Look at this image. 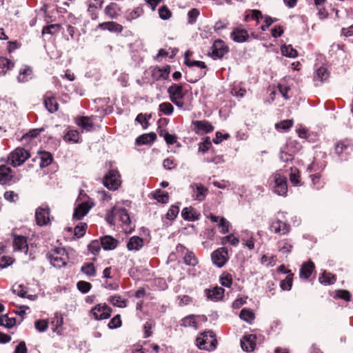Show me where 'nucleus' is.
I'll list each match as a JSON object with an SVG mask.
<instances>
[{
	"label": "nucleus",
	"mask_w": 353,
	"mask_h": 353,
	"mask_svg": "<svg viewBox=\"0 0 353 353\" xmlns=\"http://www.w3.org/2000/svg\"><path fill=\"white\" fill-rule=\"evenodd\" d=\"M157 138L155 132L145 133L137 137L135 144L137 145H152Z\"/></svg>",
	"instance_id": "obj_29"
},
{
	"label": "nucleus",
	"mask_w": 353,
	"mask_h": 353,
	"mask_svg": "<svg viewBox=\"0 0 353 353\" xmlns=\"http://www.w3.org/2000/svg\"><path fill=\"white\" fill-rule=\"evenodd\" d=\"M274 183L273 192L279 196H285L288 193V181L286 176L275 172L273 174Z\"/></svg>",
	"instance_id": "obj_9"
},
{
	"label": "nucleus",
	"mask_w": 353,
	"mask_h": 353,
	"mask_svg": "<svg viewBox=\"0 0 353 353\" xmlns=\"http://www.w3.org/2000/svg\"><path fill=\"white\" fill-rule=\"evenodd\" d=\"M101 245L104 250H113L119 245V240L110 235H104L100 237Z\"/></svg>",
	"instance_id": "obj_24"
},
{
	"label": "nucleus",
	"mask_w": 353,
	"mask_h": 353,
	"mask_svg": "<svg viewBox=\"0 0 353 353\" xmlns=\"http://www.w3.org/2000/svg\"><path fill=\"white\" fill-rule=\"evenodd\" d=\"M32 77V70L30 66H24L19 70L17 79L19 82L25 83Z\"/></svg>",
	"instance_id": "obj_41"
},
{
	"label": "nucleus",
	"mask_w": 353,
	"mask_h": 353,
	"mask_svg": "<svg viewBox=\"0 0 353 353\" xmlns=\"http://www.w3.org/2000/svg\"><path fill=\"white\" fill-rule=\"evenodd\" d=\"M330 78V72L327 69L323 66L320 67L316 72V76L314 77L316 81L321 82H325Z\"/></svg>",
	"instance_id": "obj_46"
},
{
	"label": "nucleus",
	"mask_w": 353,
	"mask_h": 353,
	"mask_svg": "<svg viewBox=\"0 0 353 353\" xmlns=\"http://www.w3.org/2000/svg\"><path fill=\"white\" fill-rule=\"evenodd\" d=\"M182 218L187 221H195L200 219L201 214L194 208L190 206L184 208L181 211Z\"/></svg>",
	"instance_id": "obj_25"
},
{
	"label": "nucleus",
	"mask_w": 353,
	"mask_h": 353,
	"mask_svg": "<svg viewBox=\"0 0 353 353\" xmlns=\"http://www.w3.org/2000/svg\"><path fill=\"white\" fill-rule=\"evenodd\" d=\"M67 251L64 248L57 247L46 254V258L52 266L61 268L67 265Z\"/></svg>",
	"instance_id": "obj_2"
},
{
	"label": "nucleus",
	"mask_w": 353,
	"mask_h": 353,
	"mask_svg": "<svg viewBox=\"0 0 353 353\" xmlns=\"http://www.w3.org/2000/svg\"><path fill=\"white\" fill-rule=\"evenodd\" d=\"M151 118V114L147 115L145 114L139 113L135 121L141 124L143 129H146L148 128L150 123L148 120Z\"/></svg>",
	"instance_id": "obj_64"
},
{
	"label": "nucleus",
	"mask_w": 353,
	"mask_h": 353,
	"mask_svg": "<svg viewBox=\"0 0 353 353\" xmlns=\"http://www.w3.org/2000/svg\"><path fill=\"white\" fill-rule=\"evenodd\" d=\"M330 294L334 299H341L347 302L350 301L352 296L350 291L343 289L336 290Z\"/></svg>",
	"instance_id": "obj_37"
},
{
	"label": "nucleus",
	"mask_w": 353,
	"mask_h": 353,
	"mask_svg": "<svg viewBox=\"0 0 353 353\" xmlns=\"http://www.w3.org/2000/svg\"><path fill=\"white\" fill-rule=\"evenodd\" d=\"M103 0H89L88 1V12L92 20L99 17L98 10L102 8Z\"/></svg>",
	"instance_id": "obj_22"
},
{
	"label": "nucleus",
	"mask_w": 353,
	"mask_h": 353,
	"mask_svg": "<svg viewBox=\"0 0 353 353\" xmlns=\"http://www.w3.org/2000/svg\"><path fill=\"white\" fill-rule=\"evenodd\" d=\"M309 177L312 181V188L316 190H320L324 187L325 183L324 181V179L322 178L321 174H310Z\"/></svg>",
	"instance_id": "obj_39"
},
{
	"label": "nucleus",
	"mask_w": 353,
	"mask_h": 353,
	"mask_svg": "<svg viewBox=\"0 0 353 353\" xmlns=\"http://www.w3.org/2000/svg\"><path fill=\"white\" fill-rule=\"evenodd\" d=\"M183 261L186 265L191 267H195L199 264V259L192 250H187L183 257Z\"/></svg>",
	"instance_id": "obj_38"
},
{
	"label": "nucleus",
	"mask_w": 353,
	"mask_h": 353,
	"mask_svg": "<svg viewBox=\"0 0 353 353\" xmlns=\"http://www.w3.org/2000/svg\"><path fill=\"white\" fill-rule=\"evenodd\" d=\"M270 229L271 232L275 234L285 235L288 234L290 232L291 226L287 222L282 221L280 219H276L270 224Z\"/></svg>",
	"instance_id": "obj_17"
},
{
	"label": "nucleus",
	"mask_w": 353,
	"mask_h": 353,
	"mask_svg": "<svg viewBox=\"0 0 353 353\" xmlns=\"http://www.w3.org/2000/svg\"><path fill=\"white\" fill-rule=\"evenodd\" d=\"M117 216L119 221L122 223V227L126 234H132L135 230V225H132V220L128 211L125 208H117Z\"/></svg>",
	"instance_id": "obj_7"
},
{
	"label": "nucleus",
	"mask_w": 353,
	"mask_h": 353,
	"mask_svg": "<svg viewBox=\"0 0 353 353\" xmlns=\"http://www.w3.org/2000/svg\"><path fill=\"white\" fill-rule=\"evenodd\" d=\"M256 336L255 334H245L241 339V346L245 352H253L256 347Z\"/></svg>",
	"instance_id": "obj_20"
},
{
	"label": "nucleus",
	"mask_w": 353,
	"mask_h": 353,
	"mask_svg": "<svg viewBox=\"0 0 353 353\" xmlns=\"http://www.w3.org/2000/svg\"><path fill=\"white\" fill-rule=\"evenodd\" d=\"M231 39L236 43H244L249 41L250 34L248 30L241 26L235 27L230 33Z\"/></svg>",
	"instance_id": "obj_16"
},
{
	"label": "nucleus",
	"mask_w": 353,
	"mask_h": 353,
	"mask_svg": "<svg viewBox=\"0 0 353 353\" xmlns=\"http://www.w3.org/2000/svg\"><path fill=\"white\" fill-rule=\"evenodd\" d=\"M43 103L46 108L50 113L57 112L59 109V103L54 94L52 91H48L43 96Z\"/></svg>",
	"instance_id": "obj_19"
},
{
	"label": "nucleus",
	"mask_w": 353,
	"mask_h": 353,
	"mask_svg": "<svg viewBox=\"0 0 353 353\" xmlns=\"http://www.w3.org/2000/svg\"><path fill=\"white\" fill-rule=\"evenodd\" d=\"M158 134L160 137H163L168 145H170L176 143L177 147L181 146V143L177 142V136L174 134H170L165 129H161L159 128Z\"/></svg>",
	"instance_id": "obj_33"
},
{
	"label": "nucleus",
	"mask_w": 353,
	"mask_h": 353,
	"mask_svg": "<svg viewBox=\"0 0 353 353\" xmlns=\"http://www.w3.org/2000/svg\"><path fill=\"white\" fill-rule=\"evenodd\" d=\"M279 250L283 253H290L293 248L291 240L285 239L279 242Z\"/></svg>",
	"instance_id": "obj_57"
},
{
	"label": "nucleus",
	"mask_w": 353,
	"mask_h": 353,
	"mask_svg": "<svg viewBox=\"0 0 353 353\" xmlns=\"http://www.w3.org/2000/svg\"><path fill=\"white\" fill-rule=\"evenodd\" d=\"M112 309L105 303H99L90 310V315L96 321L108 319L111 316Z\"/></svg>",
	"instance_id": "obj_6"
},
{
	"label": "nucleus",
	"mask_w": 353,
	"mask_h": 353,
	"mask_svg": "<svg viewBox=\"0 0 353 353\" xmlns=\"http://www.w3.org/2000/svg\"><path fill=\"white\" fill-rule=\"evenodd\" d=\"M144 245L143 239L139 236H133L130 237L127 242V248L130 251H138L141 250Z\"/></svg>",
	"instance_id": "obj_32"
},
{
	"label": "nucleus",
	"mask_w": 353,
	"mask_h": 353,
	"mask_svg": "<svg viewBox=\"0 0 353 353\" xmlns=\"http://www.w3.org/2000/svg\"><path fill=\"white\" fill-rule=\"evenodd\" d=\"M352 152L353 143L350 139H341L334 144V153L341 161H347Z\"/></svg>",
	"instance_id": "obj_3"
},
{
	"label": "nucleus",
	"mask_w": 353,
	"mask_h": 353,
	"mask_svg": "<svg viewBox=\"0 0 353 353\" xmlns=\"http://www.w3.org/2000/svg\"><path fill=\"white\" fill-rule=\"evenodd\" d=\"M16 230L17 228H14L10 233V236L12 238L13 250L24 252L27 254L28 251V236L17 234Z\"/></svg>",
	"instance_id": "obj_8"
},
{
	"label": "nucleus",
	"mask_w": 353,
	"mask_h": 353,
	"mask_svg": "<svg viewBox=\"0 0 353 353\" xmlns=\"http://www.w3.org/2000/svg\"><path fill=\"white\" fill-rule=\"evenodd\" d=\"M95 118L94 116H77L74 118V123L80 127L82 130L86 132H92L95 130L94 124L92 119Z\"/></svg>",
	"instance_id": "obj_14"
},
{
	"label": "nucleus",
	"mask_w": 353,
	"mask_h": 353,
	"mask_svg": "<svg viewBox=\"0 0 353 353\" xmlns=\"http://www.w3.org/2000/svg\"><path fill=\"white\" fill-rule=\"evenodd\" d=\"M38 154L40 158L39 166L41 168H44L50 165L53 160L52 154L48 151L46 150H39L38 152Z\"/></svg>",
	"instance_id": "obj_34"
},
{
	"label": "nucleus",
	"mask_w": 353,
	"mask_h": 353,
	"mask_svg": "<svg viewBox=\"0 0 353 353\" xmlns=\"http://www.w3.org/2000/svg\"><path fill=\"white\" fill-rule=\"evenodd\" d=\"M192 130L198 135H202L212 132L214 126L207 120H192Z\"/></svg>",
	"instance_id": "obj_10"
},
{
	"label": "nucleus",
	"mask_w": 353,
	"mask_h": 353,
	"mask_svg": "<svg viewBox=\"0 0 353 353\" xmlns=\"http://www.w3.org/2000/svg\"><path fill=\"white\" fill-rule=\"evenodd\" d=\"M336 275L328 272L327 271H323L319 277V282L325 285H330L336 281Z\"/></svg>",
	"instance_id": "obj_36"
},
{
	"label": "nucleus",
	"mask_w": 353,
	"mask_h": 353,
	"mask_svg": "<svg viewBox=\"0 0 353 353\" xmlns=\"http://www.w3.org/2000/svg\"><path fill=\"white\" fill-rule=\"evenodd\" d=\"M212 142L210 137H204L203 141L199 143V152L203 154L208 152L212 148Z\"/></svg>",
	"instance_id": "obj_58"
},
{
	"label": "nucleus",
	"mask_w": 353,
	"mask_h": 353,
	"mask_svg": "<svg viewBox=\"0 0 353 353\" xmlns=\"http://www.w3.org/2000/svg\"><path fill=\"white\" fill-rule=\"evenodd\" d=\"M152 197L156 199L159 203L166 204L169 201V194L161 189H157L151 193Z\"/></svg>",
	"instance_id": "obj_42"
},
{
	"label": "nucleus",
	"mask_w": 353,
	"mask_h": 353,
	"mask_svg": "<svg viewBox=\"0 0 353 353\" xmlns=\"http://www.w3.org/2000/svg\"><path fill=\"white\" fill-rule=\"evenodd\" d=\"M14 63L6 57H0V74H5L14 68Z\"/></svg>",
	"instance_id": "obj_44"
},
{
	"label": "nucleus",
	"mask_w": 353,
	"mask_h": 353,
	"mask_svg": "<svg viewBox=\"0 0 353 353\" xmlns=\"http://www.w3.org/2000/svg\"><path fill=\"white\" fill-rule=\"evenodd\" d=\"M225 290L221 287H215L212 290L205 289V293L207 298L213 301H218L223 299Z\"/></svg>",
	"instance_id": "obj_27"
},
{
	"label": "nucleus",
	"mask_w": 353,
	"mask_h": 353,
	"mask_svg": "<svg viewBox=\"0 0 353 353\" xmlns=\"http://www.w3.org/2000/svg\"><path fill=\"white\" fill-rule=\"evenodd\" d=\"M103 184L110 190H118L121 185V174L118 170H109L103 178Z\"/></svg>",
	"instance_id": "obj_4"
},
{
	"label": "nucleus",
	"mask_w": 353,
	"mask_h": 353,
	"mask_svg": "<svg viewBox=\"0 0 353 353\" xmlns=\"http://www.w3.org/2000/svg\"><path fill=\"white\" fill-rule=\"evenodd\" d=\"M13 172L12 170L6 165H0V184L6 185L8 184L10 181L16 183L19 180V178H14L12 174Z\"/></svg>",
	"instance_id": "obj_18"
},
{
	"label": "nucleus",
	"mask_w": 353,
	"mask_h": 353,
	"mask_svg": "<svg viewBox=\"0 0 353 353\" xmlns=\"http://www.w3.org/2000/svg\"><path fill=\"white\" fill-rule=\"evenodd\" d=\"M239 317L244 321L252 323L254 320L255 315L251 309L245 307L241 310Z\"/></svg>",
	"instance_id": "obj_49"
},
{
	"label": "nucleus",
	"mask_w": 353,
	"mask_h": 353,
	"mask_svg": "<svg viewBox=\"0 0 353 353\" xmlns=\"http://www.w3.org/2000/svg\"><path fill=\"white\" fill-rule=\"evenodd\" d=\"M102 287L110 290H118L119 288V281L115 279H106Z\"/></svg>",
	"instance_id": "obj_63"
},
{
	"label": "nucleus",
	"mask_w": 353,
	"mask_h": 353,
	"mask_svg": "<svg viewBox=\"0 0 353 353\" xmlns=\"http://www.w3.org/2000/svg\"><path fill=\"white\" fill-rule=\"evenodd\" d=\"M117 207L114 206L105 214V219L110 226L115 225V217L117 216Z\"/></svg>",
	"instance_id": "obj_60"
},
{
	"label": "nucleus",
	"mask_w": 353,
	"mask_h": 353,
	"mask_svg": "<svg viewBox=\"0 0 353 353\" xmlns=\"http://www.w3.org/2000/svg\"><path fill=\"white\" fill-rule=\"evenodd\" d=\"M51 323L53 326V330L57 332V334H61L62 325L63 324V318L62 316L56 314L52 318Z\"/></svg>",
	"instance_id": "obj_45"
},
{
	"label": "nucleus",
	"mask_w": 353,
	"mask_h": 353,
	"mask_svg": "<svg viewBox=\"0 0 353 353\" xmlns=\"http://www.w3.org/2000/svg\"><path fill=\"white\" fill-rule=\"evenodd\" d=\"M174 112L173 105L169 102L161 103L159 106V116L171 115Z\"/></svg>",
	"instance_id": "obj_52"
},
{
	"label": "nucleus",
	"mask_w": 353,
	"mask_h": 353,
	"mask_svg": "<svg viewBox=\"0 0 353 353\" xmlns=\"http://www.w3.org/2000/svg\"><path fill=\"white\" fill-rule=\"evenodd\" d=\"M63 140L68 143H79L81 141V136L78 130H70L63 137Z\"/></svg>",
	"instance_id": "obj_40"
},
{
	"label": "nucleus",
	"mask_w": 353,
	"mask_h": 353,
	"mask_svg": "<svg viewBox=\"0 0 353 353\" xmlns=\"http://www.w3.org/2000/svg\"><path fill=\"white\" fill-rule=\"evenodd\" d=\"M30 157V154L28 150L18 147L10 153L8 159L10 161V165L16 168L22 165Z\"/></svg>",
	"instance_id": "obj_5"
},
{
	"label": "nucleus",
	"mask_w": 353,
	"mask_h": 353,
	"mask_svg": "<svg viewBox=\"0 0 353 353\" xmlns=\"http://www.w3.org/2000/svg\"><path fill=\"white\" fill-rule=\"evenodd\" d=\"M120 12L121 7L114 2L110 3L104 9L105 14L112 19H117Z\"/></svg>",
	"instance_id": "obj_31"
},
{
	"label": "nucleus",
	"mask_w": 353,
	"mask_h": 353,
	"mask_svg": "<svg viewBox=\"0 0 353 353\" xmlns=\"http://www.w3.org/2000/svg\"><path fill=\"white\" fill-rule=\"evenodd\" d=\"M171 101L178 108H183L188 90H168Z\"/></svg>",
	"instance_id": "obj_15"
},
{
	"label": "nucleus",
	"mask_w": 353,
	"mask_h": 353,
	"mask_svg": "<svg viewBox=\"0 0 353 353\" xmlns=\"http://www.w3.org/2000/svg\"><path fill=\"white\" fill-rule=\"evenodd\" d=\"M294 125V120L292 119H285L278 122L275 124V128L278 131L283 130L288 131Z\"/></svg>",
	"instance_id": "obj_54"
},
{
	"label": "nucleus",
	"mask_w": 353,
	"mask_h": 353,
	"mask_svg": "<svg viewBox=\"0 0 353 353\" xmlns=\"http://www.w3.org/2000/svg\"><path fill=\"white\" fill-rule=\"evenodd\" d=\"M282 55L290 58H295L298 56V52L292 45H283L281 48Z\"/></svg>",
	"instance_id": "obj_51"
},
{
	"label": "nucleus",
	"mask_w": 353,
	"mask_h": 353,
	"mask_svg": "<svg viewBox=\"0 0 353 353\" xmlns=\"http://www.w3.org/2000/svg\"><path fill=\"white\" fill-rule=\"evenodd\" d=\"M191 187L194 190L195 199L199 201H203L205 199L208 190L202 183H193Z\"/></svg>",
	"instance_id": "obj_30"
},
{
	"label": "nucleus",
	"mask_w": 353,
	"mask_h": 353,
	"mask_svg": "<svg viewBox=\"0 0 353 353\" xmlns=\"http://www.w3.org/2000/svg\"><path fill=\"white\" fill-rule=\"evenodd\" d=\"M196 345L199 349L212 352L218 345L216 334L212 330L205 331L196 339Z\"/></svg>",
	"instance_id": "obj_1"
},
{
	"label": "nucleus",
	"mask_w": 353,
	"mask_h": 353,
	"mask_svg": "<svg viewBox=\"0 0 353 353\" xmlns=\"http://www.w3.org/2000/svg\"><path fill=\"white\" fill-rule=\"evenodd\" d=\"M98 28L102 30H108L111 32L121 33L123 27L116 21H105L98 25Z\"/></svg>",
	"instance_id": "obj_28"
},
{
	"label": "nucleus",
	"mask_w": 353,
	"mask_h": 353,
	"mask_svg": "<svg viewBox=\"0 0 353 353\" xmlns=\"http://www.w3.org/2000/svg\"><path fill=\"white\" fill-rule=\"evenodd\" d=\"M293 273L287 275L285 279L281 281L280 287L283 290L289 291L291 290L293 283Z\"/></svg>",
	"instance_id": "obj_59"
},
{
	"label": "nucleus",
	"mask_w": 353,
	"mask_h": 353,
	"mask_svg": "<svg viewBox=\"0 0 353 353\" xmlns=\"http://www.w3.org/2000/svg\"><path fill=\"white\" fill-rule=\"evenodd\" d=\"M315 269V265L311 260L302 264L299 270V276L301 279H309Z\"/></svg>",
	"instance_id": "obj_26"
},
{
	"label": "nucleus",
	"mask_w": 353,
	"mask_h": 353,
	"mask_svg": "<svg viewBox=\"0 0 353 353\" xmlns=\"http://www.w3.org/2000/svg\"><path fill=\"white\" fill-rule=\"evenodd\" d=\"M108 302L114 306L119 307H125L127 306V301L122 299L120 295H112L108 299Z\"/></svg>",
	"instance_id": "obj_53"
},
{
	"label": "nucleus",
	"mask_w": 353,
	"mask_h": 353,
	"mask_svg": "<svg viewBox=\"0 0 353 353\" xmlns=\"http://www.w3.org/2000/svg\"><path fill=\"white\" fill-rule=\"evenodd\" d=\"M81 272L88 276H96L97 269L93 263H85L81 268Z\"/></svg>",
	"instance_id": "obj_47"
},
{
	"label": "nucleus",
	"mask_w": 353,
	"mask_h": 353,
	"mask_svg": "<svg viewBox=\"0 0 353 353\" xmlns=\"http://www.w3.org/2000/svg\"><path fill=\"white\" fill-rule=\"evenodd\" d=\"M101 241L99 240H92L88 245V250L89 252H90L94 255H98L101 248Z\"/></svg>",
	"instance_id": "obj_62"
},
{
	"label": "nucleus",
	"mask_w": 353,
	"mask_h": 353,
	"mask_svg": "<svg viewBox=\"0 0 353 353\" xmlns=\"http://www.w3.org/2000/svg\"><path fill=\"white\" fill-rule=\"evenodd\" d=\"M46 129L45 126H43L39 128H34L30 130L27 133L23 135L22 140L23 139H28L32 140L36 137H37L42 132H43Z\"/></svg>",
	"instance_id": "obj_56"
},
{
	"label": "nucleus",
	"mask_w": 353,
	"mask_h": 353,
	"mask_svg": "<svg viewBox=\"0 0 353 353\" xmlns=\"http://www.w3.org/2000/svg\"><path fill=\"white\" fill-rule=\"evenodd\" d=\"M213 263L218 268H222L228 261V250L227 248L222 247L216 249L211 254Z\"/></svg>",
	"instance_id": "obj_11"
},
{
	"label": "nucleus",
	"mask_w": 353,
	"mask_h": 353,
	"mask_svg": "<svg viewBox=\"0 0 353 353\" xmlns=\"http://www.w3.org/2000/svg\"><path fill=\"white\" fill-rule=\"evenodd\" d=\"M170 66L166 65L163 68H156L153 70L152 77L156 80H166L169 77Z\"/></svg>",
	"instance_id": "obj_35"
},
{
	"label": "nucleus",
	"mask_w": 353,
	"mask_h": 353,
	"mask_svg": "<svg viewBox=\"0 0 353 353\" xmlns=\"http://www.w3.org/2000/svg\"><path fill=\"white\" fill-rule=\"evenodd\" d=\"M88 229V224L85 222L79 223L74 228V238L79 239L83 237Z\"/></svg>",
	"instance_id": "obj_50"
},
{
	"label": "nucleus",
	"mask_w": 353,
	"mask_h": 353,
	"mask_svg": "<svg viewBox=\"0 0 353 353\" xmlns=\"http://www.w3.org/2000/svg\"><path fill=\"white\" fill-rule=\"evenodd\" d=\"M229 52L228 46L221 39L214 41L212 46L211 57L214 59H221Z\"/></svg>",
	"instance_id": "obj_13"
},
{
	"label": "nucleus",
	"mask_w": 353,
	"mask_h": 353,
	"mask_svg": "<svg viewBox=\"0 0 353 353\" xmlns=\"http://www.w3.org/2000/svg\"><path fill=\"white\" fill-rule=\"evenodd\" d=\"M327 165V161L324 159H318L316 157L313 158L312 161L306 168V171L310 174H321Z\"/></svg>",
	"instance_id": "obj_21"
},
{
	"label": "nucleus",
	"mask_w": 353,
	"mask_h": 353,
	"mask_svg": "<svg viewBox=\"0 0 353 353\" xmlns=\"http://www.w3.org/2000/svg\"><path fill=\"white\" fill-rule=\"evenodd\" d=\"M221 245H225L230 243L233 246H237L239 243V239L235 236L233 234H230L221 238Z\"/></svg>",
	"instance_id": "obj_61"
},
{
	"label": "nucleus",
	"mask_w": 353,
	"mask_h": 353,
	"mask_svg": "<svg viewBox=\"0 0 353 353\" xmlns=\"http://www.w3.org/2000/svg\"><path fill=\"white\" fill-rule=\"evenodd\" d=\"M50 209L48 205L40 206L36 209L35 221L38 225L44 226L50 223Z\"/></svg>",
	"instance_id": "obj_12"
},
{
	"label": "nucleus",
	"mask_w": 353,
	"mask_h": 353,
	"mask_svg": "<svg viewBox=\"0 0 353 353\" xmlns=\"http://www.w3.org/2000/svg\"><path fill=\"white\" fill-rule=\"evenodd\" d=\"M92 208V205H90L88 202H82L79 204L74 210L72 219L80 221L81 220Z\"/></svg>",
	"instance_id": "obj_23"
},
{
	"label": "nucleus",
	"mask_w": 353,
	"mask_h": 353,
	"mask_svg": "<svg viewBox=\"0 0 353 353\" xmlns=\"http://www.w3.org/2000/svg\"><path fill=\"white\" fill-rule=\"evenodd\" d=\"M178 204H181L180 203H177V204L172 205L168 210V212L165 214V218L170 221H174L179 213V206Z\"/></svg>",
	"instance_id": "obj_55"
},
{
	"label": "nucleus",
	"mask_w": 353,
	"mask_h": 353,
	"mask_svg": "<svg viewBox=\"0 0 353 353\" xmlns=\"http://www.w3.org/2000/svg\"><path fill=\"white\" fill-rule=\"evenodd\" d=\"M196 319V315L189 314L181 319V325L185 327H192L195 330H197L199 326Z\"/></svg>",
	"instance_id": "obj_43"
},
{
	"label": "nucleus",
	"mask_w": 353,
	"mask_h": 353,
	"mask_svg": "<svg viewBox=\"0 0 353 353\" xmlns=\"http://www.w3.org/2000/svg\"><path fill=\"white\" fill-rule=\"evenodd\" d=\"M291 172L290 174V181L293 185L300 186L301 185L300 172L296 167H292L290 169Z\"/></svg>",
	"instance_id": "obj_48"
}]
</instances>
